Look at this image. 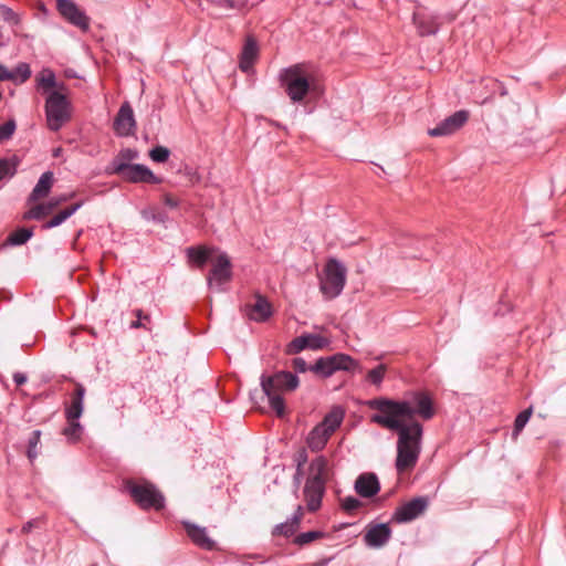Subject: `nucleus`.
<instances>
[{
  "mask_svg": "<svg viewBox=\"0 0 566 566\" xmlns=\"http://www.w3.org/2000/svg\"><path fill=\"white\" fill-rule=\"evenodd\" d=\"M370 421L390 431L397 432L396 470L402 473L413 469L421 453L423 437L422 424L416 420H411L407 423L398 418L379 412L373 415Z\"/></svg>",
  "mask_w": 566,
  "mask_h": 566,
  "instance_id": "f257e3e1",
  "label": "nucleus"
},
{
  "mask_svg": "<svg viewBox=\"0 0 566 566\" xmlns=\"http://www.w3.org/2000/svg\"><path fill=\"white\" fill-rule=\"evenodd\" d=\"M365 405L379 413L398 419L411 420L415 416H419L423 420H430L436 413L431 397L422 390L409 391L400 400L378 397L367 400Z\"/></svg>",
  "mask_w": 566,
  "mask_h": 566,
  "instance_id": "f03ea898",
  "label": "nucleus"
},
{
  "mask_svg": "<svg viewBox=\"0 0 566 566\" xmlns=\"http://www.w3.org/2000/svg\"><path fill=\"white\" fill-rule=\"evenodd\" d=\"M260 385L263 394L268 397L269 405L277 417L285 413V401L283 392H292L300 386V379L296 374L287 370H277L272 375L262 374Z\"/></svg>",
  "mask_w": 566,
  "mask_h": 566,
  "instance_id": "7ed1b4c3",
  "label": "nucleus"
},
{
  "mask_svg": "<svg viewBox=\"0 0 566 566\" xmlns=\"http://www.w3.org/2000/svg\"><path fill=\"white\" fill-rule=\"evenodd\" d=\"M123 486L142 510L160 511L165 507V496L154 483L147 480L126 479Z\"/></svg>",
  "mask_w": 566,
  "mask_h": 566,
  "instance_id": "20e7f679",
  "label": "nucleus"
},
{
  "mask_svg": "<svg viewBox=\"0 0 566 566\" xmlns=\"http://www.w3.org/2000/svg\"><path fill=\"white\" fill-rule=\"evenodd\" d=\"M44 111L48 128L52 132H59L72 116L70 101L59 91L48 93Z\"/></svg>",
  "mask_w": 566,
  "mask_h": 566,
  "instance_id": "39448f33",
  "label": "nucleus"
},
{
  "mask_svg": "<svg viewBox=\"0 0 566 566\" xmlns=\"http://www.w3.org/2000/svg\"><path fill=\"white\" fill-rule=\"evenodd\" d=\"M280 81L293 103L302 102L310 91V81L303 64L281 70Z\"/></svg>",
  "mask_w": 566,
  "mask_h": 566,
  "instance_id": "423d86ee",
  "label": "nucleus"
},
{
  "mask_svg": "<svg viewBox=\"0 0 566 566\" xmlns=\"http://www.w3.org/2000/svg\"><path fill=\"white\" fill-rule=\"evenodd\" d=\"M347 276L346 266L337 259H329L321 279V291L327 298L337 297L344 290Z\"/></svg>",
  "mask_w": 566,
  "mask_h": 566,
  "instance_id": "0eeeda50",
  "label": "nucleus"
},
{
  "mask_svg": "<svg viewBox=\"0 0 566 566\" xmlns=\"http://www.w3.org/2000/svg\"><path fill=\"white\" fill-rule=\"evenodd\" d=\"M358 367V361L352 356L337 353L316 359L315 363L311 365V371L319 378L326 379L333 376L336 371H354Z\"/></svg>",
  "mask_w": 566,
  "mask_h": 566,
  "instance_id": "6e6552de",
  "label": "nucleus"
},
{
  "mask_svg": "<svg viewBox=\"0 0 566 566\" xmlns=\"http://www.w3.org/2000/svg\"><path fill=\"white\" fill-rule=\"evenodd\" d=\"M107 174L122 175L126 181L133 184H153L158 185L163 179L156 176L147 166L143 164L122 163L117 159L112 161V166L107 168Z\"/></svg>",
  "mask_w": 566,
  "mask_h": 566,
  "instance_id": "1a4fd4ad",
  "label": "nucleus"
},
{
  "mask_svg": "<svg viewBox=\"0 0 566 566\" xmlns=\"http://www.w3.org/2000/svg\"><path fill=\"white\" fill-rule=\"evenodd\" d=\"M427 496H417L398 506L392 515L397 523H408L419 517L428 507Z\"/></svg>",
  "mask_w": 566,
  "mask_h": 566,
  "instance_id": "9d476101",
  "label": "nucleus"
},
{
  "mask_svg": "<svg viewBox=\"0 0 566 566\" xmlns=\"http://www.w3.org/2000/svg\"><path fill=\"white\" fill-rule=\"evenodd\" d=\"M232 277L231 262L227 253L221 252L210 271L208 276V285L212 289L214 285L220 287L224 283L229 282Z\"/></svg>",
  "mask_w": 566,
  "mask_h": 566,
  "instance_id": "9b49d317",
  "label": "nucleus"
},
{
  "mask_svg": "<svg viewBox=\"0 0 566 566\" xmlns=\"http://www.w3.org/2000/svg\"><path fill=\"white\" fill-rule=\"evenodd\" d=\"M57 10L60 14L67 20L71 24L80 28L85 31L90 27V19L82 11L74 1L72 0H57L56 2Z\"/></svg>",
  "mask_w": 566,
  "mask_h": 566,
  "instance_id": "f8f14e48",
  "label": "nucleus"
},
{
  "mask_svg": "<svg viewBox=\"0 0 566 566\" xmlns=\"http://www.w3.org/2000/svg\"><path fill=\"white\" fill-rule=\"evenodd\" d=\"M469 112L461 109L440 122L436 127L428 130L432 137L448 136L460 129L468 120Z\"/></svg>",
  "mask_w": 566,
  "mask_h": 566,
  "instance_id": "ddd939ff",
  "label": "nucleus"
},
{
  "mask_svg": "<svg viewBox=\"0 0 566 566\" xmlns=\"http://www.w3.org/2000/svg\"><path fill=\"white\" fill-rule=\"evenodd\" d=\"M328 340L317 334H303L292 339L286 346L287 355H296L302 350L310 348L313 350L323 349L327 346Z\"/></svg>",
  "mask_w": 566,
  "mask_h": 566,
  "instance_id": "4468645a",
  "label": "nucleus"
},
{
  "mask_svg": "<svg viewBox=\"0 0 566 566\" xmlns=\"http://www.w3.org/2000/svg\"><path fill=\"white\" fill-rule=\"evenodd\" d=\"M303 492L307 510L316 512L322 505V499L325 493V480L307 478Z\"/></svg>",
  "mask_w": 566,
  "mask_h": 566,
  "instance_id": "2eb2a0df",
  "label": "nucleus"
},
{
  "mask_svg": "<svg viewBox=\"0 0 566 566\" xmlns=\"http://www.w3.org/2000/svg\"><path fill=\"white\" fill-rule=\"evenodd\" d=\"M114 128L116 134L122 137L130 136L135 133L136 120L134 112L128 102H125L119 107V111L114 119Z\"/></svg>",
  "mask_w": 566,
  "mask_h": 566,
  "instance_id": "dca6fc26",
  "label": "nucleus"
},
{
  "mask_svg": "<svg viewBox=\"0 0 566 566\" xmlns=\"http://www.w3.org/2000/svg\"><path fill=\"white\" fill-rule=\"evenodd\" d=\"M391 533L387 523L369 524L364 535V543L370 548H380L389 542Z\"/></svg>",
  "mask_w": 566,
  "mask_h": 566,
  "instance_id": "f3484780",
  "label": "nucleus"
},
{
  "mask_svg": "<svg viewBox=\"0 0 566 566\" xmlns=\"http://www.w3.org/2000/svg\"><path fill=\"white\" fill-rule=\"evenodd\" d=\"M184 528L187 533V536L190 538V541L198 546L201 549L205 551H213L217 548V543L213 541L209 534L206 527L199 526L195 523H191L189 521L182 522Z\"/></svg>",
  "mask_w": 566,
  "mask_h": 566,
  "instance_id": "a211bd4d",
  "label": "nucleus"
},
{
  "mask_svg": "<svg viewBox=\"0 0 566 566\" xmlns=\"http://www.w3.org/2000/svg\"><path fill=\"white\" fill-rule=\"evenodd\" d=\"M412 20L421 36L436 35L440 30L441 17L438 14L417 11L413 12Z\"/></svg>",
  "mask_w": 566,
  "mask_h": 566,
  "instance_id": "6ab92c4d",
  "label": "nucleus"
},
{
  "mask_svg": "<svg viewBox=\"0 0 566 566\" xmlns=\"http://www.w3.org/2000/svg\"><path fill=\"white\" fill-rule=\"evenodd\" d=\"M354 490L361 497H373L380 491L379 479L373 472L361 473L355 481Z\"/></svg>",
  "mask_w": 566,
  "mask_h": 566,
  "instance_id": "aec40b11",
  "label": "nucleus"
},
{
  "mask_svg": "<svg viewBox=\"0 0 566 566\" xmlns=\"http://www.w3.org/2000/svg\"><path fill=\"white\" fill-rule=\"evenodd\" d=\"M86 389L83 384L76 382L71 396V401L65 407L66 419H80L84 410V397Z\"/></svg>",
  "mask_w": 566,
  "mask_h": 566,
  "instance_id": "412c9836",
  "label": "nucleus"
},
{
  "mask_svg": "<svg viewBox=\"0 0 566 566\" xmlns=\"http://www.w3.org/2000/svg\"><path fill=\"white\" fill-rule=\"evenodd\" d=\"M259 56V45L253 36H248L242 48L239 67L242 72L249 73Z\"/></svg>",
  "mask_w": 566,
  "mask_h": 566,
  "instance_id": "4be33fe9",
  "label": "nucleus"
},
{
  "mask_svg": "<svg viewBox=\"0 0 566 566\" xmlns=\"http://www.w3.org/2000/svg\"><path fill=\"white\" fill-rule=\"evenodd\" d=\"M53 182H54V175L52 171H45L43 172L36 185L34 186L33 190L31 191L30 196H29V201H36L41 198H44L46 197L50 191H51V188L53 186Z\"/></svg>",
  "mask_w": 566,
  "mask_h": 566,
  "instance_id": "5701e85b",
  "label": "nucleus"
},
{
  "mask_svg": "<svg viewBox=\"0 0 566 566\" xmlns=\"http://www.w3.org/2000/svg\"><path fill=\"white\" fill-rule=\"evenodd\" d=\"M249 315L255 322H265L272 315V306L264 296L258 295Z\"/></svg>",
  "mask_w": 566,
  "mask_h": 566,
  "instance_id": "b1692460",
  "label": "nucleus"
},
{
  "mask_svg": "<svg viewBox=\"0 0 566 566\" xmlns=\"http://www.w3.org/2000/svg\"><path fill=\"white\" fill-rule=\"evenodd\" d=\"M331 436L326 429L317 424L307 437V446L312 451H321L326 446Z\"/></svg>",
  "mask_w": 566,
  "mask_h": 566,
  "instance_id": "393cba45",
  "label": "nucleus"
},
{
  "mask_svg": "<svg viewBox=\"0 0 566 566\" xmlns=\"http://www.w3.org/2000/svg\"><path fill=\"white\" fill-rule=\"evenodd\" d=\"M20 159L13 155L0 158V184L10 180L18 171Z\"/></svg>",
  "mask_w": 566,
  "mask_h": 566,
  "instance_id": "a878e982",
  "label": "nucleus"
},
{
  "mask_svg": "<svg viewBox=\"0 0 566 566\" xmlns=\"http://www.w3.org/2000/svg\"><path fill=\"white\" fill-rule=\"evenodd\" d=\"M186 252L189 261L202 268L208 262L212 250L205 247H189Z\"/></svg>",
  "mask_w": 566,
  "mask_h": 566,
  "instance_id": "bb28decb",
  "label": "nucleus"
},
{
  "mask_svg": "<svg viewBox=\"0 0 566 566\" xmlns=\"http://www.w3.org/2000/svg\"><path fill=\"white\" fill-rule=\"evenodd\" d=\"M343 418L344 411L340 408H335L318 424L332 434L342 424Z\"/></svg>",
  "mask_w": 566,
  "mask_h": 566,
  "instance_id": "cd10ccee",
  "label": "nucleus"
},
{
  "mask_svg": "<svg viewBox=\"0 0 566 566\" xmlns=\"http://www.w3.org/2000/svg\"><path fill=\"white\" fill-rule=\"evenodd\" d=\"M32 237V228H19L8 235L6 243L11 247H19L27 243Z\"/></svg>",
  "mask_w": 566,
  "mask_h": 566,
  "instance_id": "c85d7f7f",
  "label": "nucleus"
},
{
  "mask_svg": "<svg viewBox=\"0 0 566 566\" xmlns=\"http://www.w3.org/2000/svg\"><path fill=\"white\" fill-rule=\"evenodd\" d=\"M297 528H298L297 517L291 516L285 522L275 525L272 531V535L273 536L282 535L284 537H290L295 534Z\"/></svg>",
  "mask_w": 566,
  "mask_h": 566,
  "instance_id": "c756f323",
  "label": "nucleus"
},
{
  "mask_svg": "<svg viewBox=\"0 0 566 566\" xmlns=\"http://www.w3.org/2000/svg\"><path fill=\"white\" fill-rule=\"evenodd\" d=\"M12 77H8L7 81H12L17 84L27 82L31 76V67L28 63H19L12 71H9Z\"/></svg>",
  "mask_w": 566,
  "mask_h": 566,
  "instance_id": "7c9ffc66",
  "label": "nucleus"
},
{
  "mask_svg": "<svg viewBox=\"0 0 566 566\" xmlns=\"http://www.w3.org/2000/svg\"><path fill=\"white\" fill-rule=\"evenodd\" d=\"M327 470V460L325 457L319 455L312 460L310 463V475L308 478H317L318 480H325V473Z\"/></svg>",
  "mask_w": 566,
  "mask_h": 566,
  "instance_id": "2f4dec72",
  "label": "nucleus"
},
{
  "mask_svg": "<svg viewBox=\"0 0 566 566\" xmlns=\"http://www.w3.org/2000/svg\"><path fill=\"white\" fill-rule=\"evenodd\" d=\"M386 373L387 365L379 364L367 373L366 380L379 389L385 379Z\"/></svg>",
  "mask_w": 566,
  "mask_h": 566,
  "instance_id": "473e14b6",
  "label": "nucleus"
},
{
  "mask_svg": "<svg viewBox=\"0 0 566 566\" xmlns=\"http://www.w3.org/2000/svg\"><path fill=\"white\" fill-rule=\"evenodd\" d=\"M38 86L45 92L57 86L55 74L50 69H44L39 76H36Z\"/></svg>",
  "mask_w": 566,
  "mask_h": 566,
  "instance_id": "72a5a7b5",
  "label": "nucleus"
},
{
  "mask_svg": "<svg viewBox=\"0 0 566 566\" xmlns=\"http://www.w3.org/2000/svg\"><path fill=\"white\" fill-rule=\"evenodd\" d=\"M533 413V410L532 408H527L523 411H521L515 420H514V428H513V431H512V438L514 440L517 439V437L520 436V433L522 432V430L524 429V427L527 424V422L530 421V418Z\"/></svg>",
  "mask_w": 566,
  "mask_h": 566,
  "instance_id": "f704fd0d",
  "label": "nucleus"
},
{
  "mask_svg": "<svg viewBox=\"0 0 566 566\" xmlns=\"http://www.w3.org/2000/svg\"><path fill=\"white\" fill-rule=\"evenodd\" d=\"M41 430H33L28 439L27 457L30 462H33L38 457V446L41 439Z\"/></svg>",
  "mask_w": 566,
  "mask_h": 566,
  "instance_id": "c9c22d12",
  "label": "nucleus"
},
{
  "mask_svg": "<svg viewBox=\"0 0 566 566\" xmlns=\"http://www.w3.org/2000/svg\"><path fill=\"white\" fill-rule=\"evenodd\" d=\"M323 537H325V533L322 531H308L296 535L293 539V543L297 546H304Z\"/></svg>",
  "mask_w": 566,
  "mask_h": 566,
  "instance_id": "e433bc0d",
  "label": "nucleus"
},
{
  "mask_svg": "<svg viewBox=\"0 0 566 566\" xmlns=\"http://www.w3.org/2000/svg\"><path fill=\"white\" fill-rule=\"evenodd\" d=\"M67 426L63 429V434L70 440H77L83 431L78 419H66Z\"/></svg>",
  "mask_w": 566,
  "mask_h": 566,
  "instance_id": "4c0bfd02",
  "label": "nucleus"
},
{
  "mask_svg": "<svg viewBox=\"0 0 566 566\" xmlns=\"http://www.w3.org/2000/svg\"><path fill=\"white\" fill-rule=\"evenodd\" d=\"M0 17L10 25H19L21 23L20 14L3 3H0Z\"/></svg>",
  "mask_w": 566,
  "mask_h": 566,
  "instance_id": "58836bf2",
  "label": "nucleus"
},
{
  "mask_svg": "<svg viewBox=\"0 0 566 566\" xmlns=\"http://www.w3.org/2000/svg\"><path fill=\"white\" fill-rule=\"evenodd\" d=\"M170 154L171 153L167 147L157 145L149 150L148 155L153 161L163 164L169 159Z\"/></svg>",
  "mask_w": 566,
  "mask_h": 566,
  "instance_id": "ea45409f",
  "label": "nucleus"
},
{
  "mask_svg": "<svg viewBox=\"0 0 566 566\" xmlns=\"http://www.w3.org/2000/svg\"><path fill=\"white\" fill-rule=\"evenodd\" d=\"M142 217L146 221H151L155 223H165L168 220V214L164 211H155L153 209H144L142 211Z\"/></svg>",
  "mask_w": 566,
  "mask_h": 566,
  "instance_id": "a19ab883",
  "label": "nucleus"
},
{
  "mask_svg": "<svg viewBox=\"0 0 566 566\" xmlns=\"http://www.w3.org/2000/svg\"><path fill=\"white\" fill-rule=\"evenodd\" d=\"M363 503L360 500H358L357 497L355 496H346L344 499H342L340 501V506L342 509L347 512V513H353L355 512L356 510H358L359 507H361Z\"/></svg>",
  "mask_w": 566,
  "mask_h": 566,
  "instance_id": "79ce46f5",
  "label": "nucleus"
},
{
  "mask_svg": "<svg viewBox=\"0 0 566 566\" xmlns=\"http://www.w3.org/2000/svg\"><path fill=\"white\" fill-rule=\"evenodd\" d=\"M17 128L15 120L9 119L0 125V140H8L12 137Z\"/></svg>",
  "mask_w": 566,
  "mask_h": 566,
  "instance_id": "37998d69",
  "label": "nucleus"
},
{
  "mask_svg": "<svg viewBox=\"0 0 566 566\" xmlns=\"http://www.w3.org/2000/svg\"><path fill=\"white\" fill-rule=\"evenodd\" d=\"M46 208L42 205H36L34 207H32L30 210H28L24 214H23V219L25 220H40L42 219L45 214H46Z\"/></svg>",
  "mask_w": 566,
  "mask_h": 566,
  "instance_id": "c03bdc74",
  "label": "nucleus"
},
{
  "mask_svg": "<svg viewBox=\"0 0 566 566\" xmlns=\"http://www.w3.org/2000/svg\"><path fill=\"white\" fill-rule=\"evenodd\" d=\"M292 366L295 370V374L296 373H305L307 370L311 371V365H308L304 358L302 357H296L292 360Z\"/></svg>",
  "mask_w": 566,
  "mask_h": 566,
  "instance_id": "a18cd8bd",
  "label": "nucleus"
},
{
  "mask_svg": "<svg viewBox=\"0 0 566 566\" xmlns=\"http://www.w3.org/2000/svg\"><path fill=\"white\" fill-rule=\"evenodd\" d=\"M134 314L136 315V321L132 322L130 323V328H142V327H145V324L143 323V319L144 321H149L150 317L149 315H144L143 311L137 308L134 311Z\"/></svg>",
  "mask_w": 566,
  "mask_h": 566,
  "instance_id": "49530a36",
  "label": "nucleus"
},
{
  "mask_svg": "<svg viewBox=\"0 0 566 566\" xmlns=\"http://www.w3.org/2000/svg\"><path fill=\"white\" fill-rule=\"evenodd\" d=\"M65 221V218L64 216L61 213V211L59 213H56L52 219H50L48 222H45L42 228L45 229V230H49V229H52V228H55V227H59L60 224H62L63 222Z\"/></svg>",
  "mask_w": 566,
  "mask_h": 566,
  "instance_id": "de8ad7c7",
  "label": "nucleus"
},
{
  "mask_svg": "<svg viewBox=\"0 0 566 566\" xmlns=\"http://www.w3.org/2000/svg\"><path fill=\"white\" fill-rule=\"evenodd\" d=\"M307 460V455L305 453V451H302L297 454V458H296V461H297V467H296V473H295V481L297 483H300V476L302 475V467L305 464Z\"/></svg>",
  "mask_w": 566,
  "mask_h": 566,
  "instance_id": "09e8293b",
  "label": "nucleus"
},
{
  "mask_svg": "<svg viewBox=\"0 0 566 566\" xmlns=\"http://www.w3.org/2000/svg\"><path fill=\"white\" fill-rule=\"evenodd\" d=\"M488 78H489V77H486V78H483V80H482V84H483V86H484V88H485V91H486V93H488V94L482 98V101H481V103H482V104H485V103H488V102L492 101V99H493V97H494V95H495V93H496V88H497V87H492L490 84L488 85V84H486V80H488Z\"/></svg>",
  "mask_w": 566,
  "mask_h": 566,
  "instance_id": "8fccbe9b",
  "label": "nucleus"
},
{
  "mask_svg": "<svg viewBox=\"0 0 566 566\" xmlns=\"http://www.w3.org/2000/svg\"><path fill=\"white\" fill-rule=\"evenodd\" d=\"M486 84L488 85L490 84L492 87H497L496 92L500 94V96L507 95V90H506L505 85L502 82H500L499 80L490 77L486 80Z\"/></svg>",
  "mask_w": 566,
  "mask_h": 566,
  "instance_id": "3c124183",
  "label": "nucleus"
},
{
  "mask_svg": "<svg viewBox=\"0 0 566 566\" xmlns=\"http://www.w3.org/2000/svg\"><path fill=\"white\" fill-rule=\"evenodd\" d=\"M84 201H78L63 210H61V213L64 216L65 220L72 217L82 206Z\"/></svg>",
  "mask_w": 566,
  "mask_h": 566,
  "instance_id": "603ef678",
  "label": "nucleus"
},
{
  "mask_svg": "<svg viewBox=\"0 0 566 566\" xmlns=\"http://www.w3.org/2000/svg\"><path fill=\"white\" fill-rule=\"evenodd\" d=\"M84 201H78L63 210H61V213L64 216L65 220L72 217L82 206Z\"/></svg>",
  "mask_w": 566,
  "mask_h": 566,
  "instance_id": "864d4df0",
  "label": "nucleus"
},
{
  "mask_svg": "<svg viewBox=\"0 0 566 566\" xmlns=\"http://www.w3.org/2000/svg\"><path fill=\"white\" fill-rule=\"evenodd\" d=\"M138 156V153L134 149H130V148H125V149H122L118 154V157L125 159V160H134L135 158H137Z\"/></svg>",
  "mask_w": 566,
  "mask_h": 566,
  "instance_id": "5fc2aeb1",
  "label": "nucleus"
},
{
  "mask_svg": "<svg viewBox=\"0 0 566 566\" xmlns=\"http://www.w3.org/2000/svg\"><path fill=\"white\" fill-rule=\"evenodd\" d=\"M164 203L171 209L179 207V200L175 199L169 193L164 195Z\"/></svg>",
  "mask_w": 566,
  "mask_h": 566,
  "instance_id": "6e6d98bb",
  "label": "nucleus"
},
{
  "mask_svg": "<svg viewBox=\"0 0 566 566\" xmlns=\"http://www.w3.org/2000/svg\"><path fill=\"white\" fill-rule=\"evenodd\" d=\"M217 4L219 7L226 8V9H237V8H239L238 3L234 0H220Z\"/></svg>",
  "mask_w": 566,
  "mask_h": 566,
  "instance_id": "4d7b16f0",
  "label": "nucleus"
},
{
  "mask_svg": "<svg viewBox=\"0 0 566 566\" xmlns=\"http://www.w3.org/2000/svg\"><path fill=\"white\" fill-rule=\"evenodd\" d=\"M28 380V377L25 374L23 373H14L13 374V381L15 382L17 386H21L23 384H25Z\"/></svg>",
  "mask_w": 566,
  "mask_h": 566,
  "instance_id": "13d9d810",
  "label": "nucleus"
},
{
  "mask_svg": "<svg viewBox=\"0 0 566 566\" xmlns=\"http://www.w3.org/2000/svg\"><path fill=\"white\" fill-rule=\"evenodd\" d=\"M8 77H12V75L9 73V70L0 63V81H7Z\"/></svg>",
  "mask_w": 566,
  "mask_h": 566,
  "instance_id": "bf43d9fd",
  "label": "nucleus"
},
{
  "mask_svg": "<svg viewBox=\"0 0 566 566\" xmlns=\"http://www.w3.org/2000/svg\"><path fill=\"white\" fill-rule=\"evenodd\" d=\"M292 516H296L297 517V526H300L301 520L303 517V507L301 505H298L296 511L293 513Z\"/></svg>",
  "mask_w": 566,
  "mask_h": 566,
  "instance_id": "052dcab7",
  "label": "nucleus"
},
{
  "mask_svg": "<svg viewBox=\"0 0 566 566\" xmlns=\"http://www.w3.org/2000/svg\"><path fill=\"white\" fill-rule=\"evenodd\" d=\"M35 523H36V522H35L34 520L27 522V523L22 526V532H23V533H29V532L33 528V526L35 525Z\"/></svg>",
  "mask_w": 566,
  "mask_h": 566,
  "instance_id": "680f3d73",
  "label": "nucleus"
},
{
  "mask_svg": "<svg viewBox=\"0 0 566 566\" xmlns=\"http://www.w3.org/2000/svg\"><path fill=\"white\" fill-rule=\"evenodd\" d=\"M66 199H67V197L64 196V197L60 198V201H64Z\"/></svg>",
  "mask_w": 566,
  "mask_h": 566,
  "instance_id": "e2e57ef3",
  "label": "nucleus"
}]
</instances>
